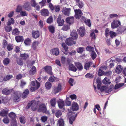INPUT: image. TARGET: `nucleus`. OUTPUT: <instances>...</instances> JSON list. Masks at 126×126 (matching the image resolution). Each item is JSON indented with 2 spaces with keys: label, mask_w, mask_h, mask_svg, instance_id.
<instances>
[{
  "label": "nucleus",
  "mask_w": 126,
  "mask_h": 126,
  "mask_svg": "<svg viewBox=\"0 0 126 126\" xmlns=\"http://www.w3.org/2000/svg\"><path fill=\"white\" fill-rule=\"evenodd\" d=\"M47 111V107L45 103H42L39 105V108L37 110L38 112H42L44 113H46Z\"/></svg>",
  "instance_id": "f257e3e1"
},
{
  "label": "nucleus",
  "mask_w": 126,
  "mask_h": 126,
  "mask_svg": "<svg viewBox=\"0 0 126 126\" xmlns=\"http://www.w3.org/2000/svg\"><path fill=\"white\" fill-rule=\"evenodd\" d=\"M74 11L75 18L77 19H80L83 14L81 10L80 9H76Z\"/></svg>",
  "instance_id": "f03ea898"
},
{
  "label": "nucleus",
  "mask_w": 126,
  "mask_h": 126,
  "mask_svg": "<svg viewBox=\"0 0 126 126\" xmlns=\"http://www.w3.org/2000/svg\"><path fill=\"white\" fill-rule=\"evenodd\" d=\"M72 38H69L67 39L65 41L66 44L68 46H71L76 44L75 41Z\"/></svg>",
  "instance_id": "7ed1b4c3"
},
{
  "label": "nucleus",
  "mask_w": 126,
  "mask_h": 126,
  "mask_svg": "<svg viewBox=\"0 0 126 126\" xmlns=\"http://www.w3.org/2000/svg\"><path fill=\"white\" fill-rule=\"evenodd\" d=\"M121 25V23L119 20H113L111 23V27L113 29L116 28Z\"/></svg>",
  "instance_id": "20e7f679"
},
{
  "label": "nucleus",
  "mask_w": 126,
  "mask_h": 126,
  "mask_svg": "<svg viewBox=\"0 0 126 126\" xmlns=\"http://www.w3.org/2000/svg\"><path fill=\"white\" fill-rule=\"evenodd\" d=\"M20 94H19V93L17 92H15L13 98V101L15 102H18L20 100Z\"/></svg>",
  "instance_id": "39448f33"
},
{
  "label": "nucleus",
  "mask_w": 126,
  "mask_h": 126,
  "mask_svg": "<svg viewBox=\"0 0 126 126\" xmlns=\"http://www.w3.org/2000/svg\"><path fill=\"white\" fill-rule=\"evenodd\" d=\"M52 114H55V116L57 118L60 117L62 115V112L60 110L52 109Z\"/></svg>",
  "instance_id": "423d86ee"
},
{
  "label": "nucleus",
  "mask_w": 126,
  "mask_h": 126,
  "mask_svg": "<svg viewBox=\"0 0 126 126\" xmlns=\"http://www.w3.org/2000/svg\"><path fill=\"white\" fill-rule=\"evenodd\" d=\"M77 31L81 37L84 36L85 33V29L83 27H80L79 29H78Z\"/></svg>",
  "instance_id": "0eeeda50"
},
{
  "label": "nucleus",
  "mask_w": 126,
  "mask_h": 126,
  "mask_svg": "<svg viewBox=\"0 0 126 126\" xmlns=\"http://www.w3.org/2000/svg\"><path fill=\"white\" fill-rule=\"evenodd\" d=\"M45 72L50 75H53V73L52 71V67L50 66H46L44 67Z\"/></svg>",
  "instance_id": "6e6552de"
},
{
  "label": "nucleus",
  "mask_w": 126,
  "mask_h": 126,
  "mask_svg": "<svg viewBox=\"0 0 126 126\" xmlns=\"http://www.w3.org/2000/svg\"><path fill=\"white\" fill-rule=\"evenodd\" d=\"M70 8H67L66 7L63 8L62 9V12L65 15L69 16L70 14L71 11Z\"/></svg>",
  "instance_id": "1a4fd4ad"
},
{
  "label": "nucleus",
  "mask_w": 126,
  "mask_h": 126,
  "mask_svg": "<svg viewBox=\"0 0 126 126\" xmlns=\"http://www.w3.org/2000/svg\"><path fill=\"white\" fill-rule=\"evenodd\" d=\"M40 13L42 16H49V12L48 9L44 8L40 11Z\"/></svg>",
  "instance_id": "9d476101"
},
{
  "label": "nucleus",
  "mask_w": 126,
  "mask_h": 126,
  "mask_svg": "<svg viewBox=\"0 0 126 126\" xmlns=\"http://www.w3.org/2000/svg\"><path fill=\"white\" fill-rule=\"evenodd\" d=\"M32 35L33 38L35 39H37L40 36L39 32L38 30H33L32 31Z\"/></svg>",
  "instance_id": "9b49d317"
},
{
  "label": "nucleus",
  "mask_w": 126,
  "mask_h": 126,
  "mask_svg": "<svg viewBox=\"0 0 126 126\" xmlns=\"http://www.w3.org/2000/svg\"><path fill=\"white\" fill-rule=\"evenodd\" d=\"M22 7L25 10L27 11H29L31 9L30 3L29 2H26L24 3Z\"/></svg>",
  "instance_id": "f8f14e48"
},
{
  "label": "nucleus",
  "mask_w": 126,
  "mask_h": 126,
  "mask_svg": "<svg viewBox=\"0 0 126 126\" xmlns=\"http://www.w3.org/2000/svg\"><path fill=\"white\" fill-rule=\"evenodd\" d=\"M57 22L58 26H63L64 23V20L61 18L60 16H59L57 19Z\"/></svg>",
  "instance_id": "ddd939ff"
},
{
  "label": "nucleus",
  "mask_w": 126,
  "mask_h": 126,
  "mask_svg": "<svg viewBox=\"0 0 126 126\" xmlns=\"http://www.w3.org/2000/svg\"><path fill=\"white\" fill-rule=\"evenodd\" d=\"M71 35L73 39L76 40L78 38V34L76 31V30H73L71 32Z\"/></svg>",
  "instance_id": "4468645a"
},
{
  "label": "nucleus",
  "mask_w": 126,
  "mask_h": 126,
  "mask_svg": "<svg viewBox=\"0 0 126 126\" xmlns=\"http://www.w3.org/2000/svg\"><path fill=\"white\" fill-rule=\"evenodd\" d=\"M61 85L60 83L58 84L57 87H54L53 92L54 94H56L60 91L61 90Z\"/></svg>",
  "instance_id": "2eb2a0df"
},
{
  "label": "nucleus",
  "mask_w": 126,
  "mask_h": 126,
  "mask_svg": "<svg viewBox=\"0 0 126 126\" xmlns=\"http://www.w3.org/2000/svg\"><path fill=\"white\" fill-rule=\"evenodd\" d=\"M9 111V110L6 108L3 109L0 113V116H6Z\"/></svg>",
  "instance_id": "dca6fc26"
},
{
  "label": "nucleus",
  "mask_w": 126,
  "mask_h": 126,
  "mask_svg": "<svg viewBox=\"0 0 126 126\" xmlns=\"http://www.w3.org/2000/svg\"><path fill=\"white\" fill-rule=\"evenodd\" d=\"M36 84L35 87H31L30 89V91L31 92L35 91L36 90H37L40 86V83L37 81H36Z\"/></svg>",
  "instance_id": "f3484780"
},
{
  "label": "nucleus",
  "mask_w": 126,
  "mask_h": 126,
  "mask_svg": "<svg viewBox=\"0 0 126 126\" xmlns=\"http://www.w3.org/2000/svg\"><path fill=\"white\" fill-rule=\"evenodd\" d=\"M12 91L11 89H9L8 88H5L3 89L2 91V93L6 95H9Z\"/></svg>",
  "instance_id": "a211bd4d"
},
{
  "label": "nucleus",
  "mask_w": 126,
  "mask_h": 126,
  "mask_svg": "<svg viewBox=\"0 0 126 126\" xmlns=\"http://www.w3.org/2000/svg\"><path fill=\"white\" fill-rule=\"evenodd\" d=\"M79 109V106L77 103L73 102L72 104V110L73 111H77Z\"/></svg>",
  "instance_id": "6ab92c4d"
},
{
  "label": "nucleus",
  "mask_w": 126,
  "mask_h": 126,
  "mask_svg": "<svg viewBox=\"0 0 126 126\" xmlns=\"http://www.w3.org/2000/svg\"><path fill=\"white\" fill-rule=\"evenodd\" d=\"M93 64V63L91 61H89L88 62L85 63L84 66V68L86 70H89Z\"/></svg>",
  "instance_id": "aec40b11"
},
{
  "label": "nucleus",
  "mask_w": 126,
  "mask_h": 126,
  "mask_svg": "<svg viewBox=\"0 0 126 126\" xmlns=\"http://www.w3.org/2000/svg\"><path fill=\"white\" fill-rule=\"evenodd\" d=\"M123 69V67L122 66L119 65H117L115 69V71L116 73L119 74L120 73Z\"/></svg>",
  "instance_id": "412c9836"
},
{
  "label": "nucleus",
  "mask_w": 126,
  "mask_h": 126,
  "mask_svg": "<svg viewBox=\"0 0 126 126\" xmlns=\"http://www.w3.org/2000/svg\"><path fill=\"white\" fill-rule=\"evenodd\" d=\"M51 51L53 55L56 56L58 55L59 53V49L57 48L52 49Z\"/></svg>",
  "instance_id": "4be33fe9"
},
{
  "label": "nucleus",
  "mask_w": 126,
  "mask_h": 126,
  "mask_svg": "<svg viewBox=\"0 0 126 126\" xmlns=\"http://www.w3.org/2000/svg\"><path fill=\"white\" fill-rule=\"evenodd\" d=\"M66 22L69 24L73 23L74 21V17L73 16L70 17L66 18Z\"/></svg>",
  "instance_id": "5701e85b"
},
{
  "label": "nucleus",
  "mask_w": 126,
  "mask_h": 126,
  "mask_svg": "<svg viewBox=\"0 0 126 126\" xmlns=\"http://www.w3.org/2000/svg\"><path fill=\"white\" fill-rule=\"evenodd\" d=\"M75 64L79 70H81L83 69V66L81 63L79 62H77L75 63Z\"/></svg>",
  "instance_id": "b1692460"
},
{
  "label": "nucleus",
  "mask_w": 126,
  "mask_h": 126,
  "mask_svg": "<svg viewBox=\"0 0 126 126\" xmlns=\"http://www.w3.org/2000/svg\"><path fill=\"white\" fill-rule=\"evenodd\" d=\"M58 105L59 108L62 109L65 105L64 101L62 100H60L58 101Z\"/></svg>",
  "instance_id": "393cba45"
},
{
  "label": "nucleus",
  "mask_w": 126,
  "mask_h": 126,
  "mask_svg": "<svg viewBox=\"0 0 126 126\" xmlns=\"http://www.w3.org/2000/svg\"><path fill=\"white\" fill-rule=\"evenodd\" d=\"M15 39L16 41L18 43L22 42L24 41V39L22 36H16L15 37Z\"/></svg>",
  "instance_id": "a878e982"
},
{
  "label": "nucleus",
  "mask_w": 126,
  "mask_h": 126,
  "mask_svg": "<svg viewBox=\"0 0 126 126\" xmlns=\"http://www.w3.org/2000/svg\"><path fill=\"white\" fill-rule=\"evenodd\" d=\"M77 116V114H75L70 117L69 118V123L72 124L73 122L75 120L76 117Z\"/></svg>",
  "instance_id": "bb28decb"
},
{
  "label": "nucleus",
  "mask_w": 126,
  "mask_h": 126,
  "mask_svg": "<svg viewBox=\"0 0 126 126\" xmlns=\"http://www.w3.org/2000/svg\"><path fill=\"white\" fill-rule=\"evenodd\" d=\"M29 91L28 89H26L22 95V97L23 98H25L29 93Z\"/></svg>",
  "instance_id": "cd10ccee"
},
{
  "label": "nucleus",
  "mask_w": 126,
  "mask_h": 126,
  "mask_svg": "<svg viewBox=\"0 0 126 126\" xmlns=\"http://www.w3.org/2000/svg\"><path fill=\"white\" fill-rule=\"evenodd\" d=\"M20 32V31L17 28H15L13 29L12 32V34L14 35H18Z\"/></svg>",
  "instance_id": "c85d7f7f"
},
{
  "label": "nucleus",
  "mask_w": 126,
  "mask_h": 126,
  "mask_svg": "<svg viewBox=\"0 0 126 126\" xmlns=\"http://www.w3.org/2000/svg\"><path fill=\"white\" fill-rule=\"evenodd\" d=\"M59 79L54 76H50L49 79L48 81L50 82H53L55 81H57L59 80Z\"/></svg>",
  "instance_id": "c756f323"
},
{
  "label": "nucleus",
  "mask_w": 126,
  "mask_h": 126,
  "mask_svg": "<svg viewBox=\"0 0 126 126\" xmlns=\"http://www.w3.org/2000/svg\"><path fill=\"white\" fill-rule=\"evenodd\" d=\"M126 30V28L124 27H120L117 29L118 32L119 34H121L125 31Z\"/></svg>",
  "instance_id": "7c9ffc66"
},
{
  "label": "nucleus",
  "mask_w": 126,
  "mask_h": 126,
  "mask_svg": "<svg viewBox=\"0 0 126 126\" xmlns=\"http://www.w3.org/2000/svg\"><path fill=\"white\" fill-rule=\"evenodd\" d=\"M15 23V20L13 18H11L9 19L7 23V26H10L11 24H13Z\"/></svg>",
  "instance_id": "2f4dec72"
},
{
  "label": "nucleus",
  "mask_w": 126,
  "mask_h": 126,
  "mask_svg": "<svg viewBox=\"0 0 126 126\" xmlns=\"http://www.w3.org/2000/svg\"><path fill=\"white\" fill-rule=\"evenodd\" d=\"M69 70L74 72H76L77 69L76 67L73 64H70L69 66Z\"/></svg>",
  "instance_id": "473e14b6"
},
{
  "label": "nucleus",
  "mask_w": 126,
  "mask_h": 126,
  "mask_svg": "<svg viewBox=\"0 0 126 126\" xmlns=\"http://www.w3.org/2000/svg\"><path fill=\"white\" fill-rule=\"evenodd\" d=\"M103 83L105 84H110L111 83L109 79L107 77H105L102 81Z\"/></svg>",
  "instance_id": "72a5a7b5"
},
{
  "label": "nucleus",
  "mask_w": 126,
  "mask_h": 126,
  "mask_svg": "<svg viewBox=\"0 0 126 126\" xmlns=\"http://www.w3.org/2000/svg\"><path fill=\"white\" fill-rule=\"evenodd\" d=\"M58 124L59 126H64V120L62 118H60L58 120Z\"/></svg>",
  "instance_id": "f704fd0d"
},
{
  "label": "nucleus",
  "mask_w": 126,
  "mask_h": 126,
  "mask_svg": "<svg viewBox=\"0 0 126 126\" xmlns=\"http://www.w3.org/2000/svg\"><path fill=\"white\" fill-rule=\"evenodd\" d=\"M48 29L50 32L52 33H54L55 32V28L52 25H50L48 27Z\"/></svg>",
  "instance_id": "c9c22d12"
},
{
  "label": "nucleus",
  "mask_w": 126,
  "mask_h": 126,
  "mask_svg": "<svg viewBox=\"0 0 126 126\" xmlns=\"http://www.w3.org/2000/svg\"><path fill=\"white\" fill-rule=\"evenodd\" d=\"M52 84L49 82H47L45 83V87L47 89L49 90L51 87Z\"/></svg>",
  "instance_id": "e433bc0d"
},
{
  "label": "nucleus",
  "mask_w": 126,
  "mask_h": 126,
  "mask_svg": "<svg viewBox=\"0 0 126 126\" xmlns=\"http://www.w3.org/2000/svg\"><path fill=\"white\" fill-rule=\"evenodd\" d=\"M13 78V76L12 75H8L5 77L3 79V80L4 81H6L9 80Z\"/></svg>",
  "instance_id": "4c0bfd02"
},
{
  "label": "nucleus",
  "mask_w": 126,
  "mask_h": 126,
  "mask_svg": "<svg viewBox=\"0 0 126 126\" xmlns=\"http://www.w3.org/2000/svg\"><path fill=\"white\" fill-rule=\"evenodd\" d=\"M36 72V69L34 66H33L31 70L29 72L30 74H34Z\"/></svg>",
  "instance_id": "58836bf2"
},
{
  "label": "nucleus",
  "mask_w": 126,
  "mask_h": 126,
  "mask_svg": "<svg viewBox=\"0 0 126 126\" xmlns=\"http://www.w3.org/2000/svg\"><path fill=\"white\" fill-rule=\"evenodd\" d=\"M20 56L24 60L28 58L29 55L28 54L25 53L24 54H20Z\"/></svg>",
  "instance_id": "ea45409f"
},
{
  "label": "nucleus",
  "mask_w": 126,
  "mask_h": 126,
  "mask_svg": "<svg viewBox=\"0 0 126 126\" xmlns=\"http://www.w3.org/2000/svg\"><path fill=\"white\" fill-rule=\"evenodd\" d=\"M53 20L52 16H51L47 20L46 22L48 24H51L53 22Z\"/></svg>",
  "instance_id": "a19ab883"
},
{
  "label": "nucleus",
  "mask_w": 126,
  "mask_h": 126,
  "mask_svg": "<svg viewBox=\"0 0 126 126\" xmlns=\"http://www.w3.org/2000/svg\"><path fill=\"white\" fill-rule=\"evenodd\" d=\"M8 115L10 118L12 120L14 119L16 116L15 114L13 112H11L9 113Z\"/></svg>",
  "instance_id": "79ce46f5"
},
{
  "label": "nucleus",
  "mask_w": 126,
  "mask_h": 126,
  "mask_svg": "<svg viewBox=\"0 0 126 126\" xmlns=\"http://www.w3.org/2000/svg\"><path fill=\"white\" fill-rule=\"evenodd\" d=\"M10 62V60L8 58H6L4 59L3 61V63L5 65L8 64Z\"/></svg>",
  "instance_id": "37998d69"
},
{
  "label": "nucleus",
  "mask_w": 126,
  "mask_h": 126,
  "mask_svg": "<svg viewBox=\"0 0 126 126\" xmlns=\"http://www.w3.org/2000/svg\"><path fill=\"white\" fill-rule=\"evenodd\" d=\"M56 98L51 99L50 101V103L51 106L52 107H55L56 104Z\"/></svg>",
  "instance_id": "c03bdc74"
},
{
  "label": "nucleus",
  "mask_w": 126,
  "mask_h": 126,
  "mask_svg": "<svg viewBox=\"0 0 126 126\" xmlns=\"http://www.w3.org/2000/svg\"><path fill=\"white\" fill-rule=\"evenodd\" d=\"M96 82L97 84V87L98 89H99L101 84V81L99 79H96Z\"/></svg>",
  "instance_id": "a18cd8bd"
},
{
  "label": "nucleus",
  "mask_w": 126,
  "mask_h": 126,
  "mask_svg": "<svg viewBox=\"0 0 126 126\" xmlns=\"http://www.w3.org/2000/svg\"><path fill=\"white\" fill-rule=\"evenodd\" d=\"M39 44V42L38 41H35L33 42L32 43V47L34 50L36 49L37 47Z\"/></svg>",
  "instance_id": "49530a36"
},
{
  "label": "nucleus",
  "mask_w": 126,
  "mask_h": 126,
  "mask_svg": "<svg viewBox=\"0 0 126 126\" xmlns=\"http://www.w3.org/2000/svg\"><path fill=\"white\" fill-rule=\"evenodd\" d=\"M112 74V72L111 71H109L105 72L104 75L111 78Z\"/></svg>",
  "instance_id": "de8ad7c7"
},
{
  "label": "nucleus",
  "mask_w": 126,
  "mask_h": 126,
  "mask_svg": "<svg viewBox=\"0 0 126 126\" xmlns=\"http://www.w3.org/2000/svg\"><path fill=\"white\" fill-rule=\"evenodd\" d=\"M5 31L8 32H9L12 29V28L10 26H6L4 27Z\"/></svg>",
  "instance_id": "09e8293b"
},
{
  "label": "nucleus",
  "mask_w": 126,
  "mask_h": 126,
  "mask_svg": "<svg viewBox=\"0 0 126 126\" xmlns=\"http://www.w3.org/2000/svg\"><path fill=\"white\" fill-rule=\"evenodd\" d=\"M35 101V100H33L31 101L28 104L26 107V109H29L31 106L32 105L33 103Z\"/></svg>",
  "instance_id": "8fccbe9b"
},
{
  "label": "nucleus",
  "mask_w": 126,
  "mask_h": 126,
  "mask_svg": "<svg viewBox=\"0 0 126 126\" xmlns=\"http://www.w3.org/2000/svg\"><path fill=\"white\" fill-rule=\"evenodd\" d=\"M109 35L110 37L112 38H114L116 36V35L115 32L111 31L109 32Z\"/></svg>",
  "instance_id": "3c124183"
},
{
  "label": "nucleus",
  "mask_w": 126,
  "mask_h": 126,
  "mask_svg": "<svg viewBox=\"0 0 126 126\" xmlns=\"http://www.w3.org/2000/svg\"><path fill=\"white\" fill-rule=\"evenodd\" d=\"M17 63L19 65H22L23 64V62L21 59L20 58H18L17 59Z\"/></svg>",
  "instance_id": "603ef678"
},
{
  "label": "nucleus",
  "mask_w": 126,
  "mask_h": 126,
  "mask_svg": "<svg viewBox=\"0 0 126 126\" xmlns=\"http://www.w3.org/2000/svg\"><path fill=\"white\" fill-rule=\"evenodd\" d=\"M13 45L11 44H9L7 46V48L9 51H10L13 49Z\"/></svg>",
  "instance_id": "864d4df0"
},
{
  "label": "nucleus",
  "mask_w": 126,
  "mask_h": 126,
  "mask_svg": "<svg viewBox=\"0 0 126 126\" xmlns=\"http://www.w3.org/2000/svg\"><path fill=\"white\" fill-rule=\"evenodd\" d=\"M70 28L68 25H64L62 28L61 30L63 31H67Z\"/></svg>",
  "instance_id": "5fc2aeb1"
},
{
  "label": "nucleus",
  "mask_w": 126,
  "mask_h": 126,
  "mask_svg": "<svg viewBox=\"0 0 126 126\" xmlns=\"http://www.w3.org/2000/svg\"><path fill=\"white\" fill-rule=\"evenodd\" d=\"M60 6L59 5H55L54 6V10L56 12H58L60 10Z\"/></svg>",
  "instance_id": "6e6d98bb"
},
{
  "label": "nucleus",
  "mask_w": 126,
  "mask_h": 126,
  "mask_svg": "<svg viewBox=\"0 0 126 126\" xmlns=\"http://www.w3.org/2000/svg\"><path fill=\"white\" fill-rule=\"evenodd\" d=\"M84 22L89 27H91V24L90 22V19H85Z\"/></svg>",
  "instance_id": "4d7b16f0"
},
{
  "label": "nucleus",
  "mask_w": 126,
  "mask_h": 126,
  "mask_svg": "<svg viewBox=\"0 0 126 126\" xmlns=\"http://www.w3.org/2000/svg\"><path fill=\"white\" fill-rule=\"evenodd\" d=\"M32 105V110L34 111L36 110L38 108V106L37 105H36L34 102Z\"/></svg>",
  "instance_id": "13d9d810"
},
{
  "label": "nucleus",
  "mask_w": 126,
  "mask_h": 126,
  "mask_svg": "<svg viewBox=\"0 0 126 126\" xmlns=\"http://www.w3.org/2000/svg\"><path fill=\"white\" fill-rule=\"evenodd\" d=\"M91 57L93 60L95 59L96 57V54L94 51H92L91 53Z\"/></svg>",
  "instance_id": "bf43d9fd"
},
{
  "label": "nucleus",
  "mask_w": 126,
  "mask_h": 126,
  "mask_svg": "<svg viewBox=\"0 0 126 126\" xmlns=\"http://www.w3.org/2000/svg\"><path fill=\"white\" fill-rule=\"evenodd\" d=\"M22 9V6L21 5H18L17 6L16 11L18 13L20 12L21 11Z\"/></svg>",
  "instance_id": "052dcab7"
},
{
  "label": "nucleus",
  "mask_w": 126,
  "mask_h": 126,
  "mask_svg": "<svg viewBox=\"0 0 126 126\" xmlns=\"http://www.w3.org/2000/svg\"><path fill=\"white\" fill-rule=\"evenodd\" d=\"M31 42L30 39L29 38H27L25 40L24 43L25 45H27L29 44Z\"/></svg>",
  "instance_id": "680f3d73"
},
{
  "label": "nucleus",
  "mask_w": 126,
  "mask_h": 126,
  "mask_svg": "<svg viewBox=\"0 0 126 126\" xmlns=\"http://www.w3.org/2000/svg\"><path fill=\"white\" fill-rule=\"evenodd\" d=\"M84 48L83 47H80L77 50V51L78 53H82L83 51Z\"/></svg>",
  "instance_id": "e2e57ef3"
},
{
  "label": "nucleus",
  "mask_w": 126,
  "mask_h": 126,
  "mask_svg": "<svg viewBox=\"0 0 126 126\" xmlns=\"http://www.w3.org/2000/svg\"><path fill=\"white\" fill-rule=\"evenodd\" d=\"M90 37L93 39H95L96 37L95 34L94 32H92L90 34Z\"/></svg>",
  "instance_id": "0e129e2a"
},
{
  "label": "nucleus",
  "mask_w": 126,
  "mask_h": 126,
  "mask_svg": "<svg viewBox=\"0 0 126 126\" xmlns=\"http://www.w3.org/2000/svg\"><path fill=\"white\" fill-rule=\"evenodd\" d=\"M46 3V0H44L39 2V4L41 6V7L42 8L45 5V3Z\"/></svg>",
  "instance_id": "69168bd1"
},
{
  "label": "nucleus",
  "mask_w": 126,
  "mask_h": 126,
  "mask_svg": "<svg viewBox=\"0 0 126 126\" xmlns=\"http://www.w3.org/2000/svg\"><path fill=\"white\" fill-rule=\"evenodd\" d=\"M31 3V6L34 7H35L37 4V3L35 0H32Z\"/></svg>",
  "instance_id": "338daca9"
},
{
  "label": "nucleus",
  "mask_w": 126,
  "mask_h": 126,
  "mask_svg": "<svg viewBox=\"0 0 126 126\" xmlns=\"http://www.w3.org/2000/svg\"><path fill=\"white\" fill-rule=\"evenodd\" d=\"M47 119V117L45 116H42L41 118V120L42 122H45Z\"/></svg>",
  "instance_id": "774afa93"
}]
</instances>
